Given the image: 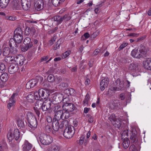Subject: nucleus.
I'll return each instance as SVG.
<instances>
[{"mask_svg": "<svg viewBox=\"0 0 151 151\" xmlns=\"http://www.w3.org/2000/svg\"><path fill=\"white\" fill-rule=\"evenodd\" d=\"M39 140L42 145H49L53 142V139L49 135L42 134L39 136Z\"/></svg>", "mask_w": 151, "mask_h": 151, "instance_id": "obj_1", "label": "nucleus"}, {"mask_svg": "<svg viewBox=\"0 0 151 151\" xmlns=\"http://www.w3.org/2000/svg\"><path fill=\"white\" fill-rule=\"evenodd\" d=\"M115 83L116 84V87H112L108 90V92L110 95H113L116 91L123 90L124 89L123 82H121L120 79H117Z\"/></svg>", "mask_w": 151, "mask_h": 151, "instance_id": "obj_2", "label": "nucleus"}, {"mask_svg": "<svg viewBox=\"0 0 151 151\" xmlns=\"http://www.w3.org/2000/svg\"><path fill=\"white\" fill-rule=\"evenodd\" d=\"M20 137V132L18 129H15L13 131L10 129L7 135V137L9 142L12 141L14 139L17 140Z\"/></svg>", "mask_w": 151, "mask_h": 151, "instance_id": "obj_3", "label": "nucleus"}, {"mask_svg": "<svg viewBox=\"0 0 151 151\" xmlns=\"http://www.w3.org/2000/svg\"><path fill=\"white\" fill-rule=\"evenodd\" d=\"M22 31L20 28H17L14 32V40L17 43L21 42L22 40Z\"/></svg>", "mask_w": 151, "mask_h": 151, "instance_id": "obj_4", "label": "nucleus"}, {"mask_svg": "<svg viewBox=\"0 0 151 151\" xmlns=\"http://www.w3.org/2000/svg\"><path fill=\"white\" fill-rule=\"evenodd\" d=\"M75 133V129L73 126H69L66 128L63 132L64 136L67 139L71 138Z\"/></svg>", "mask_w": 151, "mask_h": 151, "instance_id": "obj_5", "label": "nucleus"}, {"mask_svg": "<svg viewBox=\"0 0 151 151\" xmlns=\"http://www.w3.org/2000/svg\"><path fill=\"white\" fill-rule=\"evenodd\" d=\"M23 43L25 46H23L21 47V50L23 52L26 51L33 46L32 42L31 41V39L29 37L25 38L24 40Z\"/></svg>", "mask_w": 151, "mask_h": 151, "instance_id": "obj_6", "label": "nucleus"}, {"mask_svg": "<svg viewBox=\"0 0 151 151\" xmlns=\"http://www.w3.org/2000/svg\"><path fill=\"white\" fill-rule=\"evenodd\" d=\"M75 91L73 88H70L67 89L65 90L64 91V94H67L66 95H64L63 97V103H65V102L66 101L65 100H68V96L69 95H73L75 94Z\"/></svg>", "mask_w": 151, "mask_h": 151, "instance_id": "obj_7", "label": "nucleus"}, {"mask_svg": "<svg viewBox=\"0 0 151 151\" xmlns=\"http://www.w3.org/2000/svg\"><path fill=\"white\" fill-rule=\"evenodd\" d=\"M24 58L23 55H18L15 56V61L17 64L21 66L24 63Z\"/></svg>", "mask_w": 151, "mask_h": 151, "instance_id": "obj_8", "label": "nucleus"}, {"mask_svg": "<svg viewBox=\"0 0 151 151\" xmlns=\"http://www.w3.org/2000/svg\"><path fill=\"white\" fill-rule=\"evenodd\" d=\"M51 103V101L49 98L45 100L41 108L42 110L43 111H47L48 109H50Z\"/></svg>", "mask_w": 151, "mask_h": 151, "instance_id": "obj_9", "label": "nucleus"}, {"mask_svg": "<svg viewBox=\"0 0 151 151\" xmlns=\"http://www.w3.org/2000/svg\"><path fill=\"white\" fill-rule=\"evenodd\" d=\"M68 100L66 101H67ZM65 102L66 104H64L63 106V108L64 110L69 112L72 111L74 109L75 106L73 104L71 103H67L66 102Z\"/></svg>", "mask_w": 151, "mask_h": 151, "instance_id": "obj_10", "label": "nucleus"}, {"mask_svg": "<svg viewBox=\"0 0 151 151\" xmlns=\"http://www.w3.org/2000/svg\"><path fill=\"white\" fill-rule=\"evenodd\" d=\"M109 83V79L105 78L102 80L100 84V88L101 91H104L108 86Z\"/></svg>", "mask_w": 151, "mask_h": 151, "instance_id": "obj_11", "label": "nucleus"}, {"mask_svg": "<svg viewBox=\"0 0 151 151\" xmlns=\"http://www.w3.org/2000/svg\"><path fill=\"white\" fill-rule=\"evenodd\" d=\"M38 92L40 97H41V99H45L47 98L49 95V93L47 91L42 89H39Z\"/></svg>", "mask_w": 151, "mask_h": 151, "instance_id": "obj_12", "label": "nucleus"}, {"mask_svg": "<svg viewBox=\"0 0 151 151\" xmlns=\"http://www.w3.org/2000/svg\"><path fill=\"white\" fill-rule=\"evenodd\" d=\"M128 69L132 72L139 71L140 69V65L137 63H132L129 65Z\"/></svg>", "mask_w": 151, "mask_h": 151, "instance_id": "obj_13", "label": "nucleus"}, {"mask_svg": "<svg viewBox=\"0 0 151 151\" xmlns=\"http://www.w3.org/2000/svg\"><path fill=\"white\" fill-rule=\"evenodd\" d=\"M44 4L42 0H37L35 2V9L40 11L43 8Z\"/></svg>", "mask_w": 151, "mask_h": 151, "instance_id": "obj_14", "label": "nucleus"}, {"mask_svg": "<svg viewBox=\"0 0 151 151\" xmlns=\"http://www.w3.org/2000/svg\"><path fill=\"white\" fill-rule=\"evenodd\" d=\"M19 69L18 65L16 64L11 65L8 68L9 72L11 74H13L17 72Z\"/></svg>", "mask_w": 151, "mask_h": 151, "instance_id": "obj_15", "label": "nucleus"}, {"mask_svg": "<svg viewBox=\"0 0 151 151\" xmlns=\"http://www.w3.org/2000/svg\"><path fill=\"white\" fill-rule=\"evenodd\" d=\"M137 132L134 129H132L131 133L129 134L130 138L132 142H137L138 139L137 138L136 134Z\"/></svg>", "mask_w": 151, "mask_h": 151, "instance_id": "obj_16", "label": "nucleus"}, {"mask_svg": "<svg viewBox=\"0 0 151 151\" xmlns=\"http://www.w3.org/2000/svg\"><path fill=\"white\" fill-rule=\"evenodd\" d=\"M32 145L27 140H25L22 145V150L23 151H29L32 148Z\"/></svg>", "mask_w": 151, "mask_h": 151, "instance_id": "obj_17", "label": "nucleus"}, {"mask_svg": "<svg viewBox=\"0 0 151 151\" xmlns=\"http://www.w3.org/2000/svg\"><path fill=\"white\" fill-rule=\"evenodd\" d=\"M38 83V81L36 79L30 80L27 83L26 87L27 89H29L33 87Z\"/></svg>", "mask_w": 151, "mask_h": 151, "instance_id": "obj_18", "label": "nucleus"}, {"mask_svg": "<svg viewBox=\"0 0 151 151\" xmlns=\"http://www.w3.org/2000/svg\"><path fill=\"white\" fill-rule=\"evenodd\" d=\"M60 121L56 120L55 119H53L52 127L53 130L55 131H58L60 128Z\"/></svg>", "mask_w": 151, "mask_h": 151, "instance_id": "obj_19", "label": "nucleus"}, {"mask_svg": "<svg viewBox=\"0 0 151 151\" xmlns=\"http://www.w3.org/2000/svg\"><path fill=\"white\" fill-rule=\"evenodd\" d=\"M145 49L144 47L140 50L138 52H138L136 54L135 57H134V58H140L142 57H144L145 55Z\"/></svg>", "mask_w": 151, "mask_h": 151, "instance_id": "obj_20", "label": "nucleus"}, {"mask_svg": "<svg viewBox=\"0 0 151 151\" xmlns=\"http://www.w3.org/2000/svg\"><path fill=\"white\" fill-rule=\"evenodd\" d=\"M60 147L57 144H52L50 146L47 150V151H59Z\"/></svg>", "mask_w": 151, "mask_h": 151, "instance_id": "obj_21", "label": "nucleus"}, {"mask_svg": "<svg viewBox=\"0 0 151 151\" xmlns=\"http://www.w3.org/2000/svg\"><path fill=\"white\" fill-rule=\"evenodd\" d=\"M142 64L145 68L149 70H151V60L149 59L144 61Z\"/></svg>", "mask_w": 151, "mask_h": 151, "instance_id": "obj_22", "label": "nucleus"}, {"mask_svg": "<svg viewBox=\"0 0 151 151\" xmlns=\"http://www.w3.org/2000/svg\"><path fill=\"white\" fill-rule=\"evenodd\" d=\"M29 127L31 128H35L37 126V121L35 117H34L33 119H30L28 121Z\"/></svg>", "mask_w": 151, "mask_h": 151, "instance_id": "obj_23", "label": "nucleus"}, {"mask_svg": "<svg viewBox=\"0 0 151 151\" xmlns=\"http://www.w3.org/2000/svg\"><path fill=\"white\" fill-rule=\"evenodd\" d=\"M21 5L23 9L27 10L30 8L31 3L30 1L25 0L24 2H22Z\"/></svg>", "mask_w": 151, "mask_h": 151, "instance_id": "obj_24", "label": "nucleus"}, {"mask_svg": "<svg viewBox=\"0 0 151 151\" xmlns=\"http://www.w3.org/2000/svg\"><path fill=\"white\" fill-rule=\"evenodd\" d=\"M12 4V7L13 9L18 10L19 9V0H13Z\"/></svg>", "mask_w": 151, "mask_h": 151, "instance_id": "obj_25", "label": "nucleus"}, {"mask_svg": "<svg viewBox=\"0 0 151 151\" xmlns=\"http://www.w3.org/2000/svg\"><path fill=\"white\" fill-rule=\"evenodd\" d=\"M44 102V101L41 99L37 100L35 104V107L37 109H39L41 108L42 104Z\"/></svg>", "mask_w": 151, "mask_h": 151, "instance_id": "obj_26", "label": "nucleus"}, {"mask_svg": "<svg viewBox=\"0 0 151 151\" xmlns=\"http://www.w3.org/2000/svg\"><path fill=\"white\" fill-rule=\"evenodd\" d=\"M63 110L59 111L56 113L55 115V117L53 119H55L58 120L60 121V119H62Z\"/></svg>", "mask_w": 151, "mask_h": 151, "instance_id": "obj_27", "label": "nucleus"}, {"mask_svg": "<svg viewBox=\"0 0 151 151\" xmlns=\"http://www.w3.org/2000/svg\"><path fill=\"white\" fill-rule=\"evenodd\" d=\"M10 0H0V6L1 8H4L8 5Z\"/></svg>", "mask_w": 151, "mask_h": 151, "instance_id": "obj_28", "label": "nucleus"}, {"mask_svg": "<svg viewBox=\"0 0 151 151\" xmlns=\"http://www.w3.org/2000/svg\"><path fill=\"white\" fill-rule=\"evenodd\" d=\"M123 142L122 143L123 146L125 149L127 148L129 146L130 144V142L128 138L125 137L123 139Z\"/></svg>", "mask_w": 151, "mask_h": 151, "instance_id": "obj_29", "label": "nucleus"}, {"mask_svg": "<svg viewBox=\"0 0 151 151\" xmlns=\"http://www.w3.org/2000/svg\"><path fill=\"white\" fill-rule=\"evenodd\" d=\"M27 101L30 103H33L34 101L35 97L33 94H29L28 95L26 98Z\"/></svg>", "mask_w": 151, "mask_h": 151, "instance_id": "obj_30", "label": "nucleus"}, {"mask_svg": "<svg viewBox=\"0 0 151 151\" xmlns=\"http://www.w3.org/2000/svg\"><path fill=\"white\" fill-rule=\"evenodd\" d=\"M10 53V49L8 47H5L3 49V54L4 56H8Z\"/></svg>", "mask_w": 151, "mask_h": 151, "instance_id": "obj_31", "label": "nucleus"}, {"mask_svg": "<svg viewBox=\"0 0 151 151\" xmlns=\"http://www.w3.org/2000/svg\"><path fill=\"white\" fill-rule=\"evenodd\" d=\"M112 124L115 127L119 128L122 125V122L120 119H118L117 120H116V121L114 122V123H113Z\"/></svg>", "mask_w": 151, "mask_h": 151, "instance_id": "obj_32", "label": "nucleus"}, {"mask_svg": "<svg viewBox=\"0 0 151 151\" xmlns=\"http://www.w3.org/2000/svg\"><path fill=\"white\" fill-rule=\"evenodd\" d=\"M8 78V76L7 73H4L2 74L0 76V79L4 83L6 81Z\"/></svg>", "mask_w": 151, "mask_h": 151, "instance_id": "obj_33", "label": "nucleus"}, {"mask_svg": "<svg viewBox=\"0 0 151 151\" xmlns=\"http://www.w3.org/2000/svg\"><path fill=\"white\" fill-rule=\"evenodd\" d=\"M17 125L20 128H24L25 125L24 121L22 119H19L17 122Z\"/></svg>", "mask_w": 151, "mask_h": 151, "instance_id": "obj_34", "label": "nucleus"}, {"mask_svg": "<svg viewBox=\"0 0 151 151\" xmlns=\"http://www.w3.org/2000/svg\"><path fill=\"white\" fill-rule=\"evenodd\" d=\"M89 99V96L88 94L87 93L86 95L85 98L83 101V104L84 106H87L88 105Z\"/></svg>", "mask_w": 151, "mask_h": 151, "instance_id": "obj_35", "label": "nucleus"}, {"mask_svg": "<svg viewBox=\"0 0 151 151\" xmlns=\"http://www.w3.org/2000/svg\"><path fill=\"white\" fill-rule=\"evenodd\" d=\"M53 19L54 21H57L59 24L61 23L63 21L62 17L60 16L54 17Z\"/></svg>", "mask_w": 151, "mask_h": 151, "instance_id": "obj_36", "label": "nucleus"}, {"mask_svg": "<svg viewBox=\"0 0 151 151\" xmlns=\"http://www.w3.org/2000/svg\"><path fill=\"white\" fill-rule=\"evenodd\" d=\"M60 123H61L60 124V128H62L64 126H66V125L68 124V121L67 120H64V119H62L61 120Z\"/></svg>", "mask_w": 151, "mask_h": 151, "instance_id": "obj_37", "label": "nucleus"}, {"mask_svg": "<svg viewBox=\"0 0 151 151\" xmlns=\"http://www.w3.org/2000/svg\"><path fill=\"white\" fill-rule=\"evenodd\" d=\"M111 105L110 106L113 108H116L118 106L119 101L117 100H114V101H111Z\"/></svg>", "mask_w": 151, "mask_h": 151, "instance_id": "obj_38", "label": "nucleus"}, {"mask_svg": "<svg viewBox=\"0 0 151 151\" xmlns=\"http://www.w3.org/2000/svg\"><path fill=\"white\" fill-rule=\"evenodd\" d=\"M62 114V119H67L70 116V114L69 113V112L67 111H65L63 112V111Z\"/></svg>", "mask_w": 151, "mask_h": 151, "instance_id": "obj_39", "label": "nucleus"}, {"mask_svg": "<svg viewBox=\"0 0 151 151\" xmlns=\"http://www.w3.org/2000/svg\"><path fill=\"white\" fill-rule=\"evenodd\" d=\"M118 119L116 118L115 115L114 114H112L109 117V119L111 121L112 124L114 122Z\"/></svg>", "mask_w": 151, "mask_h": 151, "instance_id": "obj_40", "label": "nucleus"}, {"mask_svg": "<svg viewBox=\"0 0 151 151\" xmlns=\"http://www.w3.org/2000/svg\"><path fill=\"white\" fill-rule=\"evenodd\" d=\"M27 117L28 121L30 119H33L34 117H35L33 114L30 111H28L27 113Z\"/></svg>", "mask_w": 151, "mask_h": 151, "instance_id": "obj_41", "label": "nucleus"}, {"mask_svg": "<svg viewBox=\"0 0 151 151\" xmlns=\"http://www.w3.org/2000/svg\"><path fill=\"white\" fill-rule=\"evenodd\" d=\"M10 47H11L10 49V53L11 54L13 55H15L17 53L18 50L17 48L12 46Z\"/></svg>", "mask_w": 151, "mask_h": 151, "instance_id": "obj_42", "label": "nucleus"}, {"mask_svg": "<svg viewBox=\"0 0 151 151\" xmlns=\"http://www.w3.org/2000/svg\"><path fill=\"white\" fill-rule=\"evenodd\" d=\"M55 77L53 75H49L47 77V81L49 82L52 83L54 82Z\"/></svg>", "mask_w": 151, "mask_h": 151, "instance_id": "obj_43", "label": "nucleus"}, {"mask_svg": "<svg viewBox=\"0 0 151 151\" xmlns=\"http://www.w3.org/2000/svg\"><path fill=\"white\" fill-rule=\"evenodd\" d=\"M71 18V17L69 14H65L64 16L62 17L63 21L64 20L65 22L70 20Z\"/></svg>", "mask_w": 151, "mask_h": 151, "instance_id": "obj_44", "label": "nucleus"}, {"mask_svg": "<svg viewBox=\"0 0 151 151\" xmlns=\"http://www.w3.org/2000/svg\"><path fill=\"white\" fill-rule=\"evenodd\" d=\"M71 53V51L70 50H68L62 54V58H65L68 57Z\"/></svg>", "mask_w": 151, "mask_h": 151, "instance_id": "obj_45", "label": "nucleus"}, {"mask_svg": "<svg viewBox=\"0 0 151 151\" xmlns=\"http://www.w3.org/2000/svg\"><path fill=\"white\" fill-rule=\"evenodd\" d=\"M128 130H125L123 131L121 134V137L122 139H123L124 137H127L129 136V134L128 133Z\"/></svg>", "mask_w": 151, "mask_h": 151, "instance_id": "obj_46", "label": "nucleus"}, {"mask_svg": "<svg viewBox=\"0 0 151 151\" xmlns=\"http://www.w3.org/2000/svg\"><path fill=\"white\" fill-rule=\"evenodd\" d=\"M8 108L9 109L12 106H13L14 104L15 103V101L14 100H11L10 99H9V100L8 101Z\"/></svg>", "mask_w": 151, "mask_h": 151, "instance_id": "obj_47", "label": "nucleus"}, {"mask_svg": "<svg viewBox=\"0 0 151 151\" xmlns=\"http://www.w3.org/2000/svg\"><path fill=\"white\" fill-rule=\"evenodd\" d=\"M60 0H52V3L53 5L55 6H58L60 4Z\"/></svg>", "mask_w": 151, "mask_h": 151, "instance_id": "obj_48", "label": "nucleus"}, {"mask_svg": "<svg viewBox=\"0 0 151 151\" xmlns=\"http://www.w3.org/2000/svg\"><path fill=\"white\" fill-rule=\"evenodd\" d=\"M6 67L5 65L3 63L0 64V72L1 73L4 72L5 71Z\"/></svg>", "mask_w": 151, "mask_h": 151, "instance_id": "obj_49", "label": "nucleus"}, {"mask_svg": "<svg viewBox=\"0 0 151 151\" xmlns=\"http://www.w3.org/2000/svg\"><path fill=\"white\" fill-rule=\"evenodd\" d=\"M61 110H62L60 109V106L59 105L55 106L53 108V111L55 114L56 113L58 112V111Z\"/></svg>", "mask_w": 151, "mask_h": 151, "instance_id": "obj_50", "label": "nucleus"}, {"mask_svg": "<svg viewBox=\"0 0 151 151\" xmlns=\"http://www.w3.org/2000/svg\"><path fill=\"white\" fill-rule=\"evenodd\" d=\"M9 45L10 47L12 46L13 45H14L16 42L14 40V39L11 38L9 42Z\"/></svg>", "mask_w": 151, "mask_h": 151, "instance_id": "obj_51", "label": "nucleus"}, {"mask_svg": "<svg viewBox=\"0 0 151 151\" xmlns=\"http://www.w3.org/2000/svg\"><path fill=\"white\" fill-rule=\"evenodd\" d=\"M62 81V79L60 77L56 76L54 81L56 84H58Z\"/></svg>", "mask_w": 151, "mask_h": 151, "instance_id": "obj_52", "label": "nucleus"}, {"mask_svg": "<svg viewBox=\"0 0 151 151\" xmlns=\"http://www.w3.org/2000/svg\"><path fill=\"white\" fill-rule=\"evenodd\" d=\"M34 95L35 97V99L37 100L41 99L40 95H39V93L38 92H37V91L35 92Z\"/></svg>", "mask_w": 151, "mask_h": 151, "instance_id": "obj_53", "label": "nucleus"}, {"mask_svg": "<svg viewBox=\"0 0 151 151\" xmlns=\"http://www.w3.org/2000/svg\"><path fill=\"white\" fill-rule=\"evenodd\" d=\"M128 43L127 42H124L123 43L119 48V50H122L123 48L126 47Z\"/></svg>", "mask_w": 151, "mask_h": 151, "instance_id": "obj_54", "label": "nucleus"}, {"mask_svg": "<svg viewBox=\"0 0 151 151\" xmlns=\"http://www.w3.org/2000/svg\"><path fill=\"white\" fill-rule=\"evenodd\" d=\"M89 37V34L88 33H86L82 36L81 39L82 40L86 39Z\"/></svg>", "mask_w": 151, "mask_h": 151, "instance_id": "obj_55", "label": "nucleus"}, {"mask_svg": "<svg viewBox=\"0 0 151 151\" xmlns=\"http://www.w3.org/2000/svg\"><path fill=\"white\" fill-rule=\"evenodd\" d=\"M129 150L130 151H138L135 146L134 145H132L130 146Z\"/></svg>", "mask_w": 151, "mask_h": 151, "instance_id": "obj_56", "label": "nucleus"}, {"mask_svg": "<svg viewBox=\"0 0 151 151\" xmlns=\"http://www.w3.org/2000/svg\"><path fill=\"white\" fill-rule=\"evenodd\" d=\"M55 40L56 38L55 37H52V39L49 41L48 42L49 45L50 46L52 45L54 43Z\"/></svg>", "mask_w": 151, "mask_h": 151, "instance_id": "obj_57", "label": "nucleus"}, {"mask_svg": "<svg viewBox=\"0 0 151 151\" xmlns=\"http://www.w3.org/2000/svg\"><path fill=\"white\" fill-rule=\"evenodd\" d=\"M59 97L57 96H53L52 100H54L56 102V104L59 103L60 101L59 99Z\"/></svg>", "mask_w": 151, "mask_h": 151, "instance_id": "obj_58", "label": "nucleus"}, {"mask_svg": "<svg viewBox=\"0 0 151 151\" xmlns=\"http://www.w3.org/2000/svg\"><path fill=\"white\" fill-rule=\"evenodd\" d=\"M137 52H138L137 49H134L131 52V55L133 57H135Z\"/></svg>", "mask_w": 151, "mask_h": 151, "instance_id": "obj_59", "label": "nucleus"}, {"mask_svg": "<svg viewBox=\"0 0 151 151\" xmlns=\"http://www.w3.org/2000/svg\"><path fill=\"white\" fill-rule=\"evenodd\" d=\"M85 138V136L84 135H83L81 137L79 141L80 144H82L83 143Z\"/></svg>", "mask_w": 151, "mask_h": 151, "instance_id": "obj_60", "label": "nucleus"}, {"mask_svg": "<svg viewBox=\"0 0 151 151\" xmlns=\"http://www.w3.org/2000/svg\"><path fill=\"white\" fill-rule=\"evenodd\" d=\"M6 19L10 20H14L15 19V18L12 16H6L5 17Z\"/></svg>", "mask_w": 151, "mask_h": 151, "instance_id": "obj_61", "label": "nucleus"}, {"mask_svg": "<svg viewBox=\"0 0 151 151\" xmlns=\"http://www.w3.org/2000/svg\"><path fill=\"white\" fill-rule=\"evenodd\" d=\"M91 135V132L90 131H89L86 134V137L85 140V142L84 144L85 143V142H86L88 141V139L90 137Z\"/></svg>", "mask_w": 151, "mask_h": 151, "instance_id": "obj_62", "label": "nucleus"}, {"mask_svg": "<svg viewBox=\"0 0 151 151\" xmlns=\"http://www.w3.org/2000/svg\"><path fill=\"white\" fill-rule=\"evenodd\" d=\"M46 120L48 123H50L52 122V119L50 116H46Z\"/></svg>", "mask_w": 151, "mask_h": 151, "instance_id": "obj_63", "label": "nucleus"}, {"mask_svg": "<svg viewBox=\"0 0 151 151\" xmlns=\"http://www.w3.org/2000/svg\"><path fill=\"white\" fill-rule=\"evenodd\" d=\"M100 11V9L99 7V6L97 5L95 7V9H94L95 12L97 14Z\"/></svg>", "mask_w": 151, "mask_h": 151, "instance_id": "obj_64", "label": "nucleus"}]
</instances>
